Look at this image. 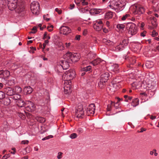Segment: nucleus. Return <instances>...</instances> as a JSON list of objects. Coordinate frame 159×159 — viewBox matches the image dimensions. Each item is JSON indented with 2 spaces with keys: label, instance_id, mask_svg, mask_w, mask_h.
I'll list each match as a JSON object with an SVG mask.
<instances>
[{
  "label": "nucleus",
  "instance_id": "nucleus-1",
  "mask_svg": "<svg viewBox=\"0 0 159 159\" xmlns=\"http://www.w3.org/2000/svg\"><path fill=\"white\" fill-rule=\"evenodd\" d=\"M75 75V71L71 69L66 71L62 76V78L65 81L64 87V92L66 94H69L71 92L72 87L70 80L74 78Z\"/></svg>",
  "mask_w": 159,
  "mask_h": 159
},
{
  "label": "nucleus",
  "instance_id": "nucleus-2",
  "mask_svg": "<svg viewBox=\"0 0 159 159\" xmlns=\"http://www.w3.org/2000/svg\"><path fill=\"white\" fill-rule=\"evenodd\" d=\"M126 5L125 0H120L116 1L114 0L111 2L109 6L112 9H114L115 10L116 7H117L120 9L125 6Z\"/></svg>",
  "mask_w": 159,
  "mask_h": 159
},
{
  "label": "nucleus",
  "instance_id": "nucleus-3",
  "mask_svg": "<svg viewBox=\"0 0 159 159\" xmlns=\"http://www.w3.org/2000/svg\"><path fill=\"white\" fill-rule=\"evenodd\" d=\"M126 28L129 34L133 35L136 34L137 32V28L136 25L133 23L127 24Z\"/></svg>",
  "mask_w": 159,
  "mask_h": 159
},
{
  "label": "nucleus",
  "instance_id": "nucleus-4",
  "mask_svg": "<svg viewBox=\"0 0 159 159\" xmlns=\"http://www.w3.org/2000/svg\"><path fill=\"white\" fill-rule=\"evenodd\" d=\"M40 5L37 1L32 2L30 5V9L32 12L35 15H38L39 12Z\"/></svg>",
  "mask_w": 159,
  "mask_h": 159
},
{
  "label": "nucleus",
  "instance_id": "nucleus-5",
  "mask_svg": "<svg viewBox=\"0 0 159 159\" xmlns=\"http://www.w3.org/2000/svg\"><path fill=\"white\" fill-rule=\"evenodd\" d=\"M84 111L82 105L78 106V108L75 111V115L77 118H82L84 116Z\"/></svg>",
  "mask_w": 159,
  "mask_h": 159
},
{
  "label": "nucleus",
  "instance_id": "nucleus-6",
  "mask_svg": "<svg viewBox=\"0 0 159 159\" xmlns=\"http://www.w3.org/2000/svg\"><path fill=\"white\" fill-rule=\"evenodd\" d=\"M109 77V74L108 72H105L102 74L101 76L100 81L98 83L99 85H103L104 83L107 81Z\"/></svg>",
  "mask_w": 159,
  "mask_h": 159
},
{
  "label": "nucleus",
  "instance_id": "nucleus-7",
  "mask_svg": "<svg viewBox=\"0 0 159 159\" xmlns=\"http://www.w3.org/2000/svg\"><path fill=\"white\" fill-rule=\"evenodd\" d=\"M95 107L93 103L89 105L88 106L86 111V114L88 116L93 115L95 112Z\"/></svg>",
  "mask_w": 159,
  "mask_h": 159
},
{
  "label": "nucleus",
  "instance_id": "nucleus-8",
  "mask_svg": "<svg viewBox=\"0 0 159 159\" xmlns=\"http://www.w3.org/2000/svg\"><path fill=\"white\" fill-rule=\"evenodd\" d=\"M133 7L134 9V13L135 14H141L144 12V9L142 6L140 5L134 6Z\"/></svg>",
  "mask_w": 159,
  "mask_h": 159
},
{
  "label": "nucleus",
  "instance_id": "nucleus-9",
  "mask_svg": "<svg viewBox=\"0 0 159 159\" xmlns=\"http://www.w3.org/2000/svg\"><path fill=\"white\" fill-rule=\"evenodd\" d=\"M60 33L65 35L68 34L70 32V29L67 26H62L60 29Z\"/></svg>",
  "mask_w": 159,
  "mask_h": 159
},
{
  "label": "nucleus",
  "instance_id": "nucleus-10",
  "mask_svg": "<svg viewBox=\"0 0 159 159\" xmlns=\"http://www.w3.org/2000/svg\"><path fill=\"white\" fill-rule=\"evenodd\" d=\"M35 106L34 104L31 102H29L28 103L25 104V110L29 111H32L35 109Z\"/></svg>",
  "mask_w": 159,
  "mask_h": 159
},
{
  "label": "nucleus",
  "instance_id": "nucleus-11",
  "mask_svg": "<svg viewBox=\"0 0 159 159\" xmlns=\"http://www.w3.org/2000/svg\"><path fill=\"white\" fill-rule=\"evenodd\" d=\"M16 11L18 13H20L24 11L25 7L24 3L22 2H18Z\"/></svg>",
  "mask_w": 159,
  "mask_h": 159
},
{
  "label": "nucleus",
  "instance_id": "nucleus-12",
  "mask_svg": "<svg viewBox=\"0 0 159 159\" xmlns=\"http://www.w3.org/2000/svg\"><path fill=\"white\" fill-rule=\"evenodd\" d=\"M60 62L61 63L60 64L63 69L66 70L69 68V65L68 64L69 61L66 60H61Z\"/></svg>",
  "mask_w": 159,
  "mask_h": 159
},
{
  "label": "nucleus",
  "instance_id": "nucleus-13",
  "mask_svg": "<svg viewBox=\"0 0 159 159\" xmlns=\"http://www.w3.org/2000/svg\"><path fill=\"white\" fill-rule=\"evenodd\" d=\"M73 53L71 52H67L63 56L64 58L66 60L69 62H70L71 60V56H72Z\"/></svg>",
  "mask_w": 159,
  "mask_h": 159
},
{
  "label": "nucleus",
  "instance_id": "nucleus-14",
  "mask_svg": "<svg viewBox=\"0 0 159 159\" xmlns=\"http://www.w3.org/2000/svg\"><path fill=\"white\" fill-rule=\"evenodd\" d=\"M79 59L80 57L79 54L76 53H73L72 56H71V61L72 62H76Z\"/></svg>",
  "mask_w": 159,
  "mask_h": 159
},
{
  "label": "nucleus",
  "instance_id": "nucleus-15",
  "mask_svg": "<svg viewBox=\"0 0 159 159\" xmlns=\"http://www.w3.org/2000/svg\"><path fill=\"white\" fill-rule=\"evenodd\" d=\"M17 3H8V8L11 11H13L14 10H16V7L17 6Z\"/></svg>",
  "mask_w": 159,
  "mask_h": 159
},
{
  "label": "nucleus",
  "instance_id": "nucleus-16",
  "mask_svg": "<svg viewBox=\"0 0 159 159\" xmlns=\"http://www.w3.org/2000/svg\"><path fill=\"white\" fill-rule=\"evenodd\" d=\"M150 22L152 26H153V28H156L157 26V24L156 22V19L154 17L151 16L150 18Z\"/></svg>",
  "mask_w": 159,
  "mask_h": 159
},
{
  "label": "nucleus",
  "instance_id": "nucleus-17",
  "mask_svg": "<svg viewBox=\"0 0 159 159\" xmlns=\"http://www.w3.org/2000/svg\"><path fill=\"white\" fill-rule=\"evenodd\" d=\"M16 103L17 105L20 107H25V103L24 101L21 99L19 100L18 101H16Z\"/></svg>",
  "mask_w": 159,
  "mask_h": 159
},
{
  "label": "nucleus",
  "instance_id": "nucleus-18",
  "mask_svg": "<svg viewBox=\"0 0 159 159\" xmlns=\"http://www.w3.org/2000/svg\"><path fill=\"white\" fill-rule=\"evenodd\" d=\"M114 14V13H113L111 11L107 12L105 15V18L107 19H111L112 18Z\"/></svg>",
  "mask_w": 159,
  "mask_h": 159
},
{
  "label": "nucleus",
  "instance_id": "nucleus-19",
  "mask_svg": "<svg viewBox=\"0 0 159 159\" xmlns=\"http://www.w3.org/2000/svg\"><path fill=\"white\" fill-rule=\"evenodd\" d=\"M21 96L17 93L15 94V93L11 96L10 97V98L11 99L18 101L20 99Z\"/></svg>",
  "mask_w": 159,
  "mask_h": 159
},
{
  "label": "nucleus",
  "instance_id": "nucleus-20",
  "mask_svg": "<svg viewBox=\"0 0 159 159\" xmlns=\"http://www.w3.org/2000/svg\"><path fill=\"white\" fill-rule=\"evenodd\" d=\"M7 95L10 96L11 97L12 96L14 93V90L13 89L11 88H8L6 91Z\"/></svg>",
  "mask_w": 159,
  "mask_h": 159
},
{
  "label": "nucleus",
  "instance_id": "nucleus-21",
  "mask_svg": "<svg viewBox=\"0 0 159 159\" xmlns=\"http://www.w3.org/2000/svg\"><path fill=\"white\" fill-rule=\"evenodd\" d=\"M103 25H98L97 24H94L93 27L97 31L101 30L103 28Z\"/></svg>",
  "mask_w": 159,
  "mask_h": 159
},
{
  "label": "nucleus",
  "instance_id": "nucleus-22",
  "mask_svg": "<svg viewBox=\"0 0 159 159\" xmlns=\"http://www.w3.org/2000/svg\"><path fill=\"white\" fill-rule=\"evenodd\" d=\"M24 91L27 94H30L33 91V89L30 86L25 87L24 88Z\"/></svg>",
  "mask_w": 159,
  "mask_h": 159
},
{
  "label": "nucleus",
  "instance_id": "nucleus-23",
  "mask_svg": "<svg viewBox=\"0 0 159 159\" xmlns=\"http://www.w3.org/2000/svg\"><path fill=\"white\" fill-rule=\"evenodd\" d=\"M10 74V72L8 70H3L2 78L5 80L8 77Z\"/></svg>",
  "mask_w": 159,
  "mask_h": 159
},
{
  "label": "nucleus",
  "instance_id": "nucleus-24",
  "mask_svg": "<svg viewBox=\"0 0 159 159\" xmlns=\"http://www.w3.org/2000/svg\"><path fill=\"white\" fill-rule=\"evenodd\" d=\"M101 61V59L99 58H98L94 60L91 62V63L94 66H95L99 64Z\"/></svg>",
  "mask_w": 159,
  "mask_h": 159
},
{
  "label": "nucleus",
  "instance_id": "nucleus-25",
  "mask_svg": "<svg viewBox=\"0 0 159 159\" xmlns=\"http://www.w3.org/2000/svg\"><path fill=\"white\" fill-rule=\"evenodd\" d=\"M112 70L114 72H118L119 71V69L118 68L119 66L118 64H114L112 65Z\"/></svg>",
  "mask_w": 159,
  "mask_h": 159
},
{
  "label": "nucleus",
  "instance_id": "nucleus-26",
  "mask_svg": "<svg viewBox=\"0 0 159 159\" xmlns=\"http://www.w3.org/2000/svg\"><path fill=\"white\" fill-rule=\"evenodd\" d=\"M11 102V100L9 98H6L3 100V102L6 105H9Z\"/></svg>",
  "mask_w": 159,
  "mask_h": 159
},
{
  "label": "nucleus",
  "instance_id": "nucleus-27",
  "mask_svg": "<svg viewBox=\"0 0 159 159\" xmlns=\"http://www.w3.org/2000/svg\"><path fill=\"white\" fill-rule=\"evenodd\" d=\"M13 89L14 90V93H16L17 94L21 92L22 90L21 88L18 86H16L14 87L13 88Z\"/></svg>",
  "mask_w": 159,
  "mask_h": 159
},
{
  "label": "nucleus",
  "instance_id": "nucleus-28",
  "mask_svg": "<svg viewBox=\"0 0 159 159\" xmlns=\"http://www.w3.org/2000/svg\"><path fill=\"white\" fill-rule=\"evenodd\" d=\"M139 104V100L137 98L135 99L132 101L131 105L134 107H135Z\"/></svg>",
  "mask_w": 159,
  "mask_h": 159
},
{
  "label": "nucleus",
  "instance_id": "nucleus-29",
  "mask_svg": "<svg viewBox=\"0 0 159 159\" xmlns=\"http://www.w3.org/2000/svg\"><path fill=\"white\" fill-rule=\"evenodd\" d=\"M124 48V47L123 46V44L120 43V45L116 47L115 50L117 51H119L123 50Z\"/></svg>",
  "mask_w": 159,
  "mask_h": 159
},
{
  "label": "nucleus",
  "instance_id": "nucleus-30",
  "mask_svg": "<svg viewBox=\"0 0 159 159\" xmlns=\"http://www.w3.org/2000/svg\"><path fill=\"white\" fill-rule=\"evenodd\" d=\"M36 120L40 123H43L45 121V119L42 117L37 116L36 118Z\"/></svg>",
  "mask_w": 159,
  "mask_h": 159
},
{
  "label": "nucleus",
  "instance_id": "nucleus-31",
  "mask_svg": "<svg viewBox=\"0 0 159 159\" xmlns=\"http://www.w3.org/2000/svg\"><path fill=\"white\" fill-rule=\"evenodd\" d=\"M100 12L99 11L96 9H94L93 10H91L90 11V13L92 15L94 14H98Z\"/></svg>",
  "mask_w": 159,
  "mask_h": 159
},
{
  "label": "nucleus",
  "instance_id": "nucleus-32",
  "mask_svg": "<svg viewBox=\"0 0 159 159\" xmlns=\"http://www.w3.org/2000/svg\"><path fill=\"white\" fill-rule=\"evenodd\" d=\"M91 69V66H89L85 67H83L81 68V71H82L87 72L90 70Z\"/></svg>",
  "mask_w": 159,
  "mask_h": 159
},
{
  "label": "nucleus",
  "instance_id": "nucleus-33",
  "mask_svg": "<svg viewBox=\"0 0 159 159\" xmlns=\"http://www.w3.org/2000/svg\"><path fill=\"white\" fill-rule=\"evenodd\" d=\"M129 43V40L128 39H124L123 40L122 43H120L121 44H123V46H124V47L125 46H126Z\"/></svg>",
  "mask_w": 159,
  "mask_h": 159
},
{
  "label": "nucleus",
  "instance_id": "nucleus-34",
  "mask_svg": "<svg viewBox=\"0 0 159 159\" xmlns=\"http://www.w3.org/2000/svg\"><path fill=\"white\" fill-rule=\"evenodd\" d=\"M116 27L119 30H123L125 28V25L123 24H118Z\"/></svg>",
  "mask_w": 159,
  "mask_h": 159
},
{
  "label": "nucleus",
  "instance_id": "nucleus-35",
  "mask_svg": "<svg viewBox=\"0 0 159 159\" xmlns=\"http://www.w3.org/2000/svg\"><path fill=\"white\" fill-rule=\"evenodd\" d=\"M80 12L82 13H85L86 11H89V10L87 7H85L84 8H82L80 10Z\"/></svg>",
  "mask_w": 159,
  "mask_h": 159
},
{
  "label": "nucleus",
  "instance_id": "nucleus-36",
  "mask_svg": "<svg viewBox=\"0 0 159 159\" xmlns=\"http://www.w3.org/2000/svg\"><path fill=\"white\" fill-rule=\"evenodd\" d=\"M114 102H111V104H109L107 105V110L108 111H110L111 110V105H112L113 104L114 105Z\"/></svg>",
  "mask_w": 159,
  "mask_h": 159
},
{
  "label": "nucleus",
  "instance_id": "nucleus-37",
  "mask_svg": "<svg viewBox=\"0 0 159 159\" xmlns=\"http://www.w3.org/2000/svg\"><path fill=\"white\" fill-rule=\"evenodd\" d=\"M94 24H97V25H103V23L101 20H98L95 21Z\"/></svg>",
  "mask_w": 159,
  "mask_h": 159
},
{
  "label": "nucleus",
  "instance_id": "nucleus-38",
  "mask_svg": "<svg viewBox=\"0 0 159 159\" xmlns=\"http://www.w3.org/2000/svg\"><path fill=\"white\" fill-rule=\"evenodd\" d=\"M5 93L4 92L0 91V99H3L5 97Z\"/></svg>",
  "mask_w": 159,
  "mask_h": 159
},
{
  "label": "nucleus",
  "instance_id": "nucleus-39",
  "mask_svg": "<svg viewBox=\"0 0 159 159\" xmlns=\"http://www.w3.org/2000/svg\"><path fill=\"white\" fill-rule=\"evenodd\" d=\"M130 16L128 14H126L122 18L121 20H126V19L128 17H129Z\"/></svg>",
  "mask_w": 159,
  "mask_h": 159
},
{
  "label": "nucleus",
  "instance_id": "nucleus-40",
  "mask_svg": "<svg viewBox=\"0 0 159 159\" xmlns=\"http://www.w3.org/2000/svg\"><path fill=\"white\" fill-rule=\"evenodd\" d=\"M77 136V134L76 133H73L70 134V136L71 139H74L76 138Z\"/></svg>",
  "mask_w": 159,
  "mask_h": 159
},
{
  "label": "nucleus",
  "instance_id": "nucleus-41",
  "mask_svg": "<svg viewBox=\"0 0 159 159\" xmlns=\"http://www.w3.org/2000/svg\"><path fill=\"white\" fill-rule=\"evenodd\" d=\"M53 137V136L52 135H48V136L46 137L45 138H43L42 140L43 141L45 140H46L50 138H52Z\"/></svg>",
  "mask_w": 159,
  "mask_h": 159
},
{
  "label": "nucleus",
  "instance_id": "nucleus-42",
  "mask_svg": "<svg viewBox=\"0 0 159 159\" xmlns=\"http://www.w3.org/2000/svg\"><path fill=\"white\" fill-rule=\"evenodd\" d=\"M8 3H17L19 2L17 0H7Z\"/></svg>",
  "mask_w": 159,
  "mask_h": 159
},
{
  "label": "nucleus",
  "instance_id": "nucleus-43",
  "mask_svg": "<svg viewBox=\"0 0 159 159\" xmlns=\"http://www.w3.org/2000/svg\"><path fill=\"white\" fill-rule=\"evenodd\" d=\"M63 153L61 152H59L58 153V155L57 157L58 159H60L62 157V155Z\"/></svg>",
  "mask_w": 159,
  "mask_h": 159
},
{
  "label": "nucleus",
  "instance_id": "nucleus-44",
  "mask_svg": "<svg viewBox=\"0 0 159 159\" xmlns=\"http://www.w3.org/2000/svg\"><path fill=\"white\" fill-rule=\"evenodd\" d=\"M130 61L131 64H133L135 63L136 60L135 58L134 57L132 58H131L130 59Z\"/></svg>",
  "mask_w": 159,
  "mask_h": 159
},
{
  "label": "nucleus",
  "instance_id": "nucleus-45",
  "mask_svg": "<svg viewBox=\"0 0 159 159\" xmlns=\"http://www.w3.org/2000/svg\"><path fill=\"white\" fill-rule=\"evenodd\" d=\"M53 26L52 25H50V26H48L47 27V29L48 31L51 32L53 30Z\"/></svg>",
  "mask_w": 159,
  "mask_h": 159
},
{
  "label": "nucleus",
  "instance_id": "nucleus-46",
  "mask_svg": "<svg viewBox=\"0 0 159 159\" xmlns=\"http://www.w3.org/2000/svg\"><path fill=\"white\" fill-rule=\"evenodd\" d=\"M10 154H5L3 157L2 159H7V158L10 157Z\"/></svg>",
  "mask_w": 159,
  "mask_h": 159
},
{
  "label": "nucleus",
  "instance_id": "nucleus-47",
  "mask_svg": "<svg viewBox=\"0 0 159 159\" xmlns=\"http://www.w3.org/2000/svg\"><path fill=\"white\" fill-rule=\"evenodd\" d=\"M82 2V4L84 6L87 5L88 2L85 0H80Z\"/></svg>",
  "mask_w": 159,
  "mask_h": 159
},
{
  "label": "nucleus",
  "instance_id": "nucleus-48",
  "mask_svg": "<svg viewBox=\"0 0 159 159\" xmlns=\"http://www.w3.org/2000/svg\"><path fill=\"white\" fill-rule=\"evenodd\" d=\"M158 35V33L155 30H153L152 32V37H154Z\"/></svg>",
  "mask_w": 159,
  "mask_h": 159
},
{
  "label": "nucleus",
  "instance_id": "nucleus-49",
  "mask_svg": "<svg viewBox=\"0 0 159 159\" xmlns=\"http://www.w3.org/2000/svg\"><path fill=\"white\" fill-rule=\"evenodd\" d=\"M32 31H31L30 33H35L37 31V28L36 27H34L32 29Z\"/></svg>",
  "mask_w": 159,
  "mask_h": 159
},
{
  "label": "nucleus",
  "instance_id": "nucleus-50",
  "mask_svg": "<svg viewBox=\"0 0 159 159\" xmlns=\"http://www.w3.org/2000/svg\"><path fill=\"white\" fill-rule=\"evenodd\" d=\"M77 132L79 134L82 133L83 131V129L81 128H79L77 130Z\"/></svg>",
  "mask_w": 159,
  "mask_h": 159
},
{
  "label": "nucleus",
  "instance_id": "nucleus-51",
  "mask_svg": "<svg viewBox=\"0 0 159 159\" xmlns=\"http://www.w3.org/2000/svg\"><path fill=\"white\" fill-rule=\"evenodd\" d=\"M20 117L22 119H24L25 118V116L23 113H20L19 114V115Z\"/></svg>",
  "mask_w": 159,
  "mask_h": 159
},
{
  "label": "nucleus",
  "instance_id": "nucleus-52",
  "mask_svg": "<svg viewBox=\"0 0 159 159\" xmlns=\"http://www.w3.org/2000/svg\"><path fill=\"white\" fill-rule=\"evenodd\" d=\"M55 10L59 14H61V10L60 9H59L58 8H56L55 9Z\"/></svg>",
  "mask_w": 159,
  "mask_h": 159
},
{
  "label": "nucleus",
  "instance_id": "nucleus-53",
  "mask_svg": "<svg viewBox=\"0 0 159 159\" xmlns=\"http://www.w3.org/2000/svg\"><path fill=\"white\" fill-rule=\"evenodd\" d=\"M65 45H66V47L67 48H69L70 46L71 43H65Z\"/></svg>",
  "mask_w": 159,
  "mask_h": 159
},
{
  "label": "nucleus",
  "instance_id": "nucleus-54",
  "mask_svg": "<svg viewBox=\"0 0 159 159\" xmlns=\"http://www.w3.org/2000/svg\"><path fill=\"white\" fill-rule=\"evenodd\" d=\"M117 101L116 102V103H115L114 104V106L115 107H116V108H117V107H116V105H117V103L118 102H120L121 100V99H120L119 98H117ZM116 107H117L116 106Z\"/></svg>",
  "mask_w": 159,
  "mask_h": 159
},
{
  "label": "nucleus",
  "instance_id": "nucleus-55",
  "mask_svg": "<svg viewBox=\"0 0 159 159\" xmlns=\"http://www.w3.org/2000/svg\"><path fill=\"white\" fill-rule=\"evenodd\" d=\"M29 143L28 140H23L21 142V143L24 144H27Z\"/></svg>",
  "mask_w": 159,
  "mask_h": 159
},
{
  "label": "nucleus",
  "instance_id": "nucleus-56",
  "mask_svg": "<svg viewBox=\"0 0 159 159\" xmlns=\"http://www.w3.org/2000/svg\"><path fill=\"white\" fill-rule=\"evenodd\" d=\"M48 36V33L47 32H45L44 34V36L43 37V39H46L47 37Z\"/></svg>",
  "mask_w": 159,
  "mask_h": 159
},
{
  "label": "nucleus",
  "instance_id": "nucleus-57",
  "mask_svg": "<svg viewBox=\"0 0 159 159\" xmlns=\"http://www.w3.org/2000/svg\"><path fill=\"white\" fill-rule=\"evenodd\" d=\"M146 33V31H143V32L141 33V36H143L144 37L145 36V34Z\"/></svg>",
  "mask_w": 159,
  "mask_h": 159
},
{
  "label": "nucleus",
  "instance_id": "nucleus-58",
  "mask_svg": "<svg viewBox=\"0 0 159 159\" xmlns=\"http://www.w3.org/2000/svg\"><path fill=\"white\" fill-rule=\"evenodd\" d=\"M30 48L32 50V53H34V51L36 50V48L33 47H30Z\"/></svg>",
  "mask_w": 159,
  "mask_h": 159
},
{
  "label": "nucleus",
  "instance_id": "nucleus-59",
  "mask_svg": "<svg viewBox=\"0 0 159 159\" xmlns=\"http://www.w3.org/2000/svg\"><path fill=\"white\" fill-rule=\"evenodd\" d=\"M75 7V5L74 4H70V9H72L74 7Z\"/></svg>",
  "mask_w": 159,
  "mask_h": 159
},
{
  "label": "nucleus",
  "instance_id": "nucleus-60",
  "mask_svg": "<svg viewBox=\"0 0 159 159\" xmlns=\"http://www.w3.org/2000/svg\"><path fill=\"white\" fill-rule=\"evenodd\" d=\"M61 50H63L65 49V47L63 45V44L62 43H61Z\"/></svg>",
  "mask_w": 159,
  "mask_h": 159
},
{
  "label": "nucleus",
  "instance_id": "nucleus-61",
  "mask_svg": "<svg viewBox=\"0 0 159 159\" xmlns=\"http://www.w3.org/2000/svg\"><path fill=\"white\" fill-rule=\"evenodd\" d=\"M75 39L76 40H79L80 39V36L77 35L76 36Z\"/></svg>",
  "mask_w": 159,
  "mask_h": 159
},
{
  "label": "nucleus",
  "instance_id": "nucleus-62",
  "mask_svg": "<svg viewBox=\"0 0 159 159\" xmlns=\"http://www.w3.org/2000/svg\"><path fill=\"white\" fill-rule=\"evenodd\" d=\"M87 33V31L86 30H84L83 31V34L84 35H85Z\"/></svg>",
  "mask_w": 159,
  "mask_h": 159
},
{
  "label": "nucleus",
  "instance_id": "nucleus-63",
  "mask_svg": "<svg viewBox=\"0 0 159 159\" xmlns=\"http://www.w3.org/2000/svg\"><path fill=\"white\" fill-rule=\"evenodd\" d=\"M3 71V70H0V77L1 78H2Z\"/></svg>",
  "mask_w": 159,
  "mask_h": 159
},
{
  "label": "nucleus",
  "instance_id": "nucleus-64",
  "mask_svg": "<svg viewBox=\"0 0 159 159\" xmlns=\"http://www.w3.org/2000/svg\"><path fill=\"white\" fill-rule=\"evenodd\" d=\"M140 129L141 131L139 132L142 133L143 132V131H145L146 130V129H144L143 128H141Z\"/></svg>",
  "mask_w": 159,
  "mask_h": 159
}]
</instances>
